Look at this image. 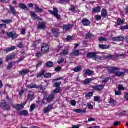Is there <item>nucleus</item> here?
Instances as JSON below:
<instances>
[{"label": "nucleus", "instance_id": "nucleus-60", "mask_svg": "<svg viewBox=\"0 0 128 128\" xmlns=\"http://www.w3.org/2000/svg\"><path fill=\"white\" fill-rule=\"evenodd\" d=\"M96 122V119L92 118H89L88 121L86 122Z\"/></svg>", "mask_w": 128, "mask_h": 128}, {"label": "nucleus", "instance_id": "nucleus-2", "mask_svg": "<svg viewBox=\"0 0 128 128\" xmlns=\"http://www.w3.org/2000/svg\"><path fill=\"white\" fill-rule=\"evenodd\" d=\"M41 52L43 54H46L48 52H50V46L46 44H42L41 45Z\"/></svg>", "mask_w": 128, "mask_h": 128}, {"label": "nucleus", "instance_id": "nucleus-45", "mask_svg": "<svg viewBox=\"0 0 128 128\" xmlns=\"http://www.w3.org/2000/svg\"><path fill=\"white\" fill-rule=\"evenodd\" d=\"M99 42H108V40L106 38H104L103 37H100L98 39Z\"/></svg>", "mask_w": 128, "mask_h": 128}, {"label": "nucleus", "instance_id": "nucleus-46", "mask_svg": "<svg viewBox=\"0 0 128 128\" xmlns=\"http://www.w3.org/2000/svg\"><path fill=\"white\" fill-rule=\"evenodd\" d=\"M117 24L118 26H120V24H124L122 21V19L120 18H118L117 20Z\"/></svg>", "mask_w": 128, "mask_h": 128}, {"label": "nucleus", "instance_id": "nucleus-12", "mask_svg": "<svg viewBox=\"0 0 128 128\" xmlns=\"http://www.w3.org/2000/svg\"><path fill=\"white\" fill-rule=\"evenodd\" d=\"M54 108V105L51 104L46 107L45 110H44V114H48V112H50Z\"/></svg>", "mask_w": 128, "mask_h": 128}, {"label": "nucleus", "instance_id": "nucleus-13", "mask_svg": "<svg viewBox=\"0 0 128 128\" xmlns=\"http://www.w3.org/2000/svg\"><path fill=\"white\" fill-rule=\"evenodd\" d=\"M30 14L32 20H40V17L34 12H30Z\"/></svg>", "mask_w": 128, "mask_h": 128}, {"label": "nucleus", "instance_id": "nucleus-30", "mask_svg": "<svg viewBox=\"0 0 128 128\" xmlns=\"http://www.w3.org/2000/svg\"><path fill=\"white\" fill-rule=\"evenodd\" d=\"M35 10L37 12H44V10L40 8V6H38L36 4H35Z\"/></svg>", "mask_w": 128, "mask_h": 128}, {"label": "nucleus", "instance_id": "nucleus-5", "mask_svg": "<svg viewBox=\"0 0 128 128\" xmlns=\"http://www.w3.org/2000/svg\"><path fill=\"white\" fill-rule=\"evenodd\" d=\"M26 102H23L20 104H18L16 106H14V108L16 109V110H24V106H26Z\"/></svg>", "mask_w": 128, "mask_h": 128}, {"label": "nucleus", "instance_id": "nucleus-57", "mask_svg": "<svg viewBox=\"0 0 128 128\" xmlns=\"http://www.w3.org/2000/svg\"><path fill=\"white\" fill-rule=\"evenodd\" d=\"M71 104L72 106H76V102L74 100H71Z\"/></svg>", "mask_w": 128, "mask_h": 128}, {"label": "nucleus", "instance_id": "nucleus-39", "mask_svg": "<svg viewBox=\"0 0 128 128\" xmlns=\"http://www.w3.org/2000/svg\"><path fill=\"white\" fill-rule=\"evenodd\" d=\"M93 72L90 70H86V72H85V74H86L87 76H90L92 74Z\"/></svg>", "mask_w": 128, "mask_h": 128}, {"label": "nucleus", "instance_id": "nucleus-50", "mask_svg": "<svg viewBox=\"0 0 128 128\" xmlns=\"http://www.w3.org/2000/svg\"><path fill=\"white\" fill-rule=\"evenodd\" d=\"M60 54L61 56H62V54H64V56H66L67 54H68V52L66 50H64L63 52L60 53Z\"/></svg>", "mask_w": 128, "mask_h": 128}, {"label": "nucleus", "instance_id": "nucleus-43", "mask_svg": "<svg viewBox=\"0 0 128 128\" xmlns=\"http://www.w3.org/2000/svg\"><path fill=\"white\" fill-rule=\"evenodd\" d=\"M44 74H46V70H44L43 72H41V74H38L37 76L38 78H42V76H44Z\"/></svg>", "mask_w": 128, "mask_h": 128}, {"label": "nucleus", "instance_id": "nucleus-24", "mask_svg": "<svg viewBox=\"0 0 128 128\" xmlns=\"http://www.w3.org/2000/svg\"><path fill=\"white\" fill-rule=\"evenodd\" d=\"M45 66H46V68H50L54 66V64L52 62L48 61L45 64Z\"/></svg>", "mask_w": 128, "mask_h": 128}, {"label": "nucleus", "instance_id": "nucleus-48", "mask_svg": "<svg viewBox=\"0 0 128 128\" xmlns=\"http://www.w3.org/2000/svg\"><path fill=\"white\" fill-rule=\"evenodd\" d=\"M35 108H36V104H32L30 106V112H34Z\"/></svg>", "mask_w": 128, "mask_h": 128}, {"label": "nucleus", "instance_id": "nucleus-56", "mask_svg": "<svg viewBox=\"0 0 128 128\" xmlns=\"http://www.w3.org/2000/svg\"><path fill=\"white\" fill-rule=\"evenodd\" d=\"M24 46V44H22V42H20L18 45V48H22Z\"/></svg>", "mask_w": 128, "mask_h": 128}, {"label": "nucleus", "instance_id": "nucleus-29", "mask_svg": "<svg viewBox=\"0 0 128 128\" xmlns=\"http://www.w3.org/2000/svg\"><path fill=\"white\" fill-rule=\"evenodd\" d=\"M14 66H16V62L10 63L7 66V70H12V68Z\"/></svg>", "mask_w": 128, "mask_h": 128}, {"label": "nucleus", "instance_id": "nucleus-21", "mask_svg": "<svg viewBox=\"0 0 128 128\" xmlns=\"http://www.w3.org/2000/svg\"><path fill=\"white\" fill-rule=\"evenodd\" d=\"M19 8H21L22 10H26L28 12L30 10V9L28 8V6H26V4H19Z\"/></svg>", "mask_w": 128, "mask_h": 128}, {"label": "nucleus", "instance_id": "nucleus-49", "mask_svg": "<svg viewBox=\"0 0 128 128\" xmlns=\"http://www.w3.org/2000/svg\"><path fill=\"white\" fill-rule=\"evenodd\" d=\"M87 106L89 110H94V106L90 103L87 104Z\"/></svg>", "mask_w": 128, "mask_h": 128}, {"label": "nucleus", "instance_id": "nucleus-42", "mask_svg": "<svg viewBox=\"0 0 128 128\" xmlns=\"http://www.w3.org/2000/svg\"><path fill=\"white\" fill-rule=\"evenodd\" d=\"M44 77L46 78H52V73H48L44 74Z\"/></svg>", "mask_w": 128, "mask_h": 128}, {"label": "nucleus", "instance_id": "nucleus-8", "mask_svg": "<svg viewBox=\"0 0 128 128\" xmlns=\"http://www.w3.org/2000/svg\"><path fill=\"white\" fill-rule=\"evenodd\" d=\"M7 36H8V38H11L12 40H16V38H18V35L12 32H10L9 33H6Z\"/></svg>", "mask_w": 128, "mask_h": 128}, {"label": "nucleus", "instance_id": "nucleus-61", "mask_svg": "<svg viewBox=\"0 0 128 128\" xmlns=\"http://www.w3.org/2000/svg\"><path fill=\"white\" fill-rule=\"evenodd\" d=\"M24 94V90H21L20 92H19V96H20V98L22 96V95Z\"/></svg>", "mask_w": 128, "mask_h": 128}, {"label": "nucleus", "instance_id": "nucleus-52", "mask_svg": "<svg viewBox=\"0 0 128 128\" xmlns=\"http://www.w3.org/2000/svg\"><path fill=\"white\" fill-rule=\"evenodd\" d=\"M36 58H42V54L40 52H37L36 53Z\"/></svg>", "mask_w": 128, "mask_h": 128}, {"label": "nucleus", "instance_id": "nucleus-41", "mask_svg": "<svg viewBox=\"0 0 128 128\" xmlns=\"http://www.w3.org/2000/svg\"><path fill=\"white\" fill-rule=\"evenodd\" d=\"M61 89L60 88H56L55 90H54V94H60Z\"/></svg>", "mask_w": 128, "mask_h": 128}, {"label": "nucleus", "instance_id": "nucleus-7", "mask_svg": "<svg viewBox=\"0 0 128 128\" xmlns=\"http://www.w3.org/2000/svg\"><path fill=\"white\" fill-rule=\"evenodd\" d=\"M0 106L6 108V110H10V107L8 106V104L6 102V101H2L0 104Z\"/></svg>", "mask_w": 128, "mask_h": 128}, {"label": "nucleus", "instance_id": "nucleus-32", "mask_svg": "<svg viewBox=\"0 0 128 128\" xmlns=\"http://www.w3.org/2000/svg\"><path fill=\"white\" fill-rule=\"evenodd\" d=\"M20 116H28V110H23L20 112Z\"/></svg>", "mask_w": 128, "mask_h": 128}, {"label": "nucleus", "instance_id": "nucleus-40", "mask_svg": "<svg viewBox=\"0 0 128 128\" xmlns=\"http://www.w3.org/2000/svg\"><path fill=\"white\" fill-rule=\"evenodd\" d=\"M82 68L80 66H78L74 69V71L75 72H82Z\"/></svg>", "mask_w": 128, "mask_h": 128}, {"label": "nucleus", "instance_id": "nucleus-31", "mask_svg": "<svg viewBox=\"0 0 128 128\" xmlns=\"http://www.w3.org/2000/svg\"><path fill=\"white\" fill-rule=\"evenodd\" d=\"M16 58V54H12L11 56H8L6 57V60L8 62V60H10L12 58Z\"/></svg>", "mask_w": 128, "mask_h": 128}, {"label": "nucleus", "instance_id": "nucleus-63", "mask_svg": "<svg viewBox=\"0 0 128 128\" xmlns=\"http://www.w3.org/2000/svg\"><path fill=\"white\" fill-rule=\"evenodd\" d=\"M94 102H100V97L96 96L94 97Z\"/></svg>", "mask_w": 128, "mask_h": 128}, {"label": "nucleus", "instance_id": "nucleus-20", "mask_svg": "<svg viewBox=\"0 0 128 128\" xmlns=\"http://www.w3.org/2000/svg\"><path fill=\"white\" fill-rule=\"evenodd\" d=\"M55 96H56V95L54 94H50L47 98V101L48 102H52V100L54 99Z\"/></svg>", "mask_w": 128, "mask_h": 128}, {"label": "nucleus", "instance_id": "nucleus-23", "mask_svg": "<svg viewBox=\"0 0 128 128\" xmlns=\"http://www.w3.org/2000/svg\"><path fill=\"white\" fill-rule=\"evenodd\" d=\"M52 34L56 38H58V36H60V32H58V30H56V29H52Z\"/></svg>", "mask_w": 128, "mask_h": 128}, {"label": "nucleus", "instance_id": "nucleus-1", "mask_svg": "<svg viewBox=\"0 0 128 128\" xmlns=\"http://www.w3.org/2000/svg\"><path fill=\"white\" fill-rule=\"evenodd\" d=\"M126 56L125 54L118 55H108L104 57V60H116V58H124Z\"/></svg>", "mask_w": 128, "mask_h": 128}, {"label": "nucleus", "instance_id": "nucleus-16", "mask_svg": "<svg viewBox=\"0 0 128 128\" xmlns=\"http://www.w3.org/2000/svg\"><path fill=\"white\" fill-rule=\"evenodd\" d=\"M28 100H34V94L32 92H30L28 96Z\"/></svg>", "mask_w": 128, "mask_h": 128}, {"label": "nucleus", "instance_id": "nucleus-11", "mask_svg": "<svg viewBox=\"0 0 128 128\" xmlns=\"http://www.w3.org/2000/svg\"><path fill=\"white\" fill-rule=\"evenodd\" d=\"M20 76H26V74H28L30 71L28 70H23L20 72Z\"/></svg>", "mask_w": 128, "mask_h": 128}, {"label": "nucleus", "instance_id": "nucleus-9", "mask_svg": "<svg viewBox=\"0 0 128 128\" xmlns=\"http://www.w3.org/2000/svg\"><path fill=\"white\" fill-rule=\"evenodd\" d=\"M104 88V85H98L96 86H92V89L95 90H97L98 92H100V90H102Z\"/></svg>", "mask_w": 128, "mask_h": 128}, {"label": "nucleus", "instance_id": "nucleus-3", "mask_svg": "<svg viewBox=\"0 0 128 128\" xmlns=\"http://www.w3.org/2000/svg\"><path fill=\"white\" fill-rule=\"evenodd\" d=\"M48 12H50V14H52V16H54L58 20L60 18V16L58 14V10L57 8H54V10H49Z\"/></svg>", "mask_w": 128, "mask_h": 128}, {"label": "nucleus", "instance_id": "nucleus-34", "mask_svg": "<svg viewBox=\"0 0 128 128\" xmlns=\"http://www.w3.org/2000/svg\"><path fill=\"white\" fill-rule=\"evenodd\" d=\"M28 88H38V86L36 84H31L29 85L28 86Z\"/></svg>", "mask_w": 128, "mask_h": 128}, {"label": "nucleus", "instance_id": "nucleus-53", "mask_svg": "<svg viewBox=\"0 0 128 128\" xmlns=\"http://www.w3.org/2000/svg\"><path fill=\"white\" fill-rule=\"evenodd\" d=\"M62 70V67L58 66L55 68V72H60Z\"/></svg>", "mask_w": 128, "mask_h": 128}, {"label": "nucleus", "instance_id": "nucleus-47", "mask_svg": "<svg viewBox=\"0 0 128 128\" xmlns=\"http://www.w3.org/2000/svg\"><path fill=\"white\" fill-rule=\"evenodd\" d=\"M114 100L112 98H110V101L109 102V104H112V106H114Z\"/></svg>", "mask_w": 128, "mask_h": 128}, {"label": "nucleus", "instance_id": "nucleus-4", "mask_svg": "<svg viewBox=\"0 0 128 128\" xmlns=\"http://www.w3.org/2000/svg\"><path fill=\"white\" fill-rule=\"evenodd\" d=\"M2 24H0V28H2L3 27L6 28V24H10L12 22V20H2Z\"/></svg>", "mask_w": 128, "mask_h": 128}, {"label": "nucleus", "instance_id": "nucleus-38", "mask_svg": "<svg viewBox=\"0 0 128 128\" xmlns=\"http://www.w3.org/2000/svg\"><path fill=\"white\" fill-rule=\"evenodd\" d=\"M94 96V93L92 92H90L86 95V98H87V100H88L90 98H92V96Z\"/></svg>", "mask_w": 128, "mask_h": 128}, {"label": "nucleus", "instance_id": "nucleus-6", "mask_svg": "<svg viewBox=\"0 0 128 128\" xmlns=\"http://www.w3.org/2000/svg\"><path fill=\"white\" fill-rule=\"evenodd\" d=\"M120 68L118 67H112L109 68L108 72V73L110 74H115L116 72H120Z\"/></svg>", "mask_w": 128, "mask_h": 128}, {"label": "nucleus", "instance_id": "nucleus-17", "mask_svg": "<svg viewBox=\"0 0 128 128\" xmlns=\"http://www.w3.org/2000/svg\"><path fill=\"white\" fill-rule=\"evenodd\" d=\"M46 28V23L42 22L40 24L38 25L37 28L38 30H44Z\"/></svg>", "mask_w": 128, "mask_h": 128}, {"label": "nucleus", "instance_id": "nucleus-26", "mask_svg": "<svg viewBox=\"0 0 128 128\" xmlns=\"http://www.w3.org/2000/svg\"><path fill=\"white\" fill-rule=\"evenodd\" d=\"M99 48L102 50H108L110 48V46L108 45L100 44Z\"/></svg>", "mask_w": 128, "mask_h": 128}, {"label": "nucleus", "instance_id": "nucleus-35", "mask_svg": "<svg viewBox=\"0 0 128 128\" xmlns=\"http://www.w3.org/2000/svg\"><path fill=\"white\" fill-rule=\"evenodd\" d=\"M86 39H90L92 38H94V36L92 33H88L86 34Z\"/></svg>", "mask_w": 128, "mask_h": 128}, {"label": "nucleus", "instance_id": "nucleus-58", "mask_svg": "<svg viewBox=\"0 0 128 128\" xmlns=\"http://www.w3.org/2000/svg\"><path fill=\"white\" fill-rule=\"evenodd\" d=\"M121 122H116L114 124V126H120V124Z\"/></svg>", "mask_w": 128, "mask_h": 128}, {"label": "nucleus", "instance_id": "nucleus-18", "mask_svg": "<svg viewBox=\"0 0 128 128\" xmlns=\"http://www.w3.org/2000/svg\"><path fill=\"white\" fill-rule=\"evenodd\" d=\"M10 12L14 16H16V14H18V12L16 10L14 7L12 6H10Z\"/></svg>", "mask_w": 128, "mask_h": 128}, {"label": "nucleus", "instance_id": "nucleus-10", "mask_svg": "<svg viewBox=\"0 0 128 128\" xmlns=\"http://www.w3.org/2000/svg\"><path fill=\"white\" fill-rule=\"evenodd\" d=\"M74 26L72 24H66L64 26L63 30H66V32H68L70 30H72V28H74Z\"/></svg>", "mask_w": 128, "mask_h": 128}, {"label": "nucleus", "instance_id": "nucleus-19", "mask_svg": "<svg viewBox=\"0 0 128 128\" xmlns=\"http://www.w3.org/2000/svg\"><path fill=\"white\" fill-rule=\"evenodd\" d=\"M116 76H118V78H120L122 76H126V73L124 72H116L115 74Z\"/></svg>", "mask_w": 128, "mask_h": 128}, {"label": "nucleus", "instance_id": "nucleus-14", "mask_svg": "<svg viewBox=\"0 0 128 128\" xmlns=\"http://www.w3.org/2000/svg\"><path fill=\"white\" fill-rule=\"evenodd\" d=\"M96 53L91 52L87 54V58H96Z\"/></svg>", "mask_w": 128, "mask_h": 128}, {"label": "nucleus", "instance_id": "nucleus-36", "mask_svg": "<svg viewBox=\"0 0 128 128\" xmlns=\"http://www.w3.org/2000/svg\"><path fill=\"white\" fill-rule=\"evenodd\" d=\"M70 0H60L58 2V4H70Z\"/></svg>", "mask_w": 128, "mask_h": 128}, {"label": "nucleus", "instance_id": "nucleus-37", "mask_svg": "<svg viewBox=\"0 0 128 128\" xmlns=\"http://www.w3.org/2000/svg\"><path fill=\"white\" fill-rule=\"evenodd\" d=\"M92 81V78H88L87 80H86L84 82V84H85V86H86L89 84H90V82Z\"/></svg>", "mask_w": 128, "mask_h": 128}, {"label": "nucleus", "instance_id": "nucleus-62", "mask_svg": "<svg viewBox=\"0 0 128 128\" xmlns=\"http://www.w3.org/2000/svg\"><path fill=\"white\" fill-rule=\"evenodd\" d=\"M118 42H122L124 40V37H118Z\"/></svg>", "mask_w": 128, "mask_h": 128}, {"label": "nucleus", "instance_id": "nucleus-55", "mask_svg": "<svg viewBox=\"0 0 128 128\" xmlns=\"http://www.w3.org/2000/svg\"><path fill=\"white\" fill-rule=\"evenodd\" d=\"M60 84H62V82H56V83H55V86L56 88H60Z\"/></svg>", "mask_w": 128, "mask_h": 128}, {"label": "nucleus", "instance_id": "nucleus-44", "mask_svg": "<svg viewBox=\"0 0 128 128\" xmlns=\"http://www.w3.org/2000/svg\"><path fill=\"white\" fill-rule=\"evenodd\" d=\"M118 90H124L126 88L124 87V86L122 84H119L118 88Z\"/></svg>", "mask_w": 128, "mask_h": 128}, {"label": "nucleus", "instance_id": "nucleus-54", "mask_svg": "<svg viewBox=\"0 0 128 128\" xmlns=\"http://www.w3.org/2000/svg\"><path fill=\"white\" fill-rule=\"evenodd\" d=\"M95 18L96 20H102V16L100 15L96 16Z\"/></svg>", "mask_w": 128, "mask_h": 128}, {"label": "nucleus", "instance_id": "nucleus-64", "mask_svg": "<svg viewBox=\"0 0 128 128\" xmlns=\"http://www.w3.org/2000/svg\"><path fill=\"white\" fill-rule=\"evenodd\" d=\"M70 10L72 12H74V14H76V12H78V11H76V8H74V7H72L71 9H70Z\"/></svg>", "mask_w": 128, "mask_h": 128}, {"label": "nucleus", "instance_id": "nucleus-25", "mask_svg": "<svg viewBox=\"0 0 128 128\" xmlns=\"http://www.w3.org/2000/svg\"><path fill=\"white\" fill-rule=\"evenodd\" d=\"M80 50L74 51L71 54V56H80Z\"/></svg>", "mask_w": 128, "mask_h": 128}, {"label": "nucleus", "instance_id": "nucleus-22", "mask_svg": "<svg viewBox=\"0 0 128 128\" xmlns=\"http://www.w3.org/2000/svg\"><path fill=\"white\" fill-rule=\"evenodd\" d=\"M74 112H77V114H86V108H85L84 110L76 109L74 110Z\"/></svg>", "mask_w": 128, "mask_h": 128}, {"label": "nucleus", "instance_id": "nucleus-15", "mask_svg": "<svg viewBox=\"0 0 128 128\" xmlns=\"http://www.w3.org/2000/svg\"><path fill=\"white\" fill-rule=\"evenodd\" d=\"M82 22L84 26H88L90 24V22L88 19H83Z\"/></svg>", "mask_w": 128, "mask_h": 128}, {"label": "nucleus", "instance_id": "nucleus-33", "mask_svg": "<svg viewBox=\"0 0 128 128\" xmlns=\"http://www.w3.org/2000/svg\"><path fill=\"white\" fill-rule=\"evenodd\" d=\"M100 10H102V8L100 6L93 8L92 12H100Z\"/></svg>", "mask_w": 128, "mask_h": 128}, {"label": "nucleus", "instance_id": "nucleus-27", "mask_svg": "<svg viewBox=\"0 0 128 128\" xmlns=\"http://www.w3.org/2000/svg\"><path fill=\"white\" fill-rule=\"evenodd\" d=\"M108 16V11L106 10L103 9L102 11V18H106Z\"/></svg>", "mask_w": 128, "mask_h": 128}, {"label": "nucleus", "instance_id": "nucleus-28", "mask_svg": "<svg viewBox=\"0 0 128 128\" xmlns=\"http://www.w3.org/2000/svg\"><path fill=\"white\" fill-rule=\"evenodd\" d=\"M16 50V46H12L10 48H7L4 50V52H12V50Z\"/></svg>", "mask_w": 128, "mask_h": 128}, {"label": "nucleus", "instance_id": "nucleus-51", "mask_svg": "<svg viewBox=\"0 0 128 128\" xmlns=\"http://www.w3.org/2000/svg\"><path fill=\"white\" fill-rule=\"evenodd\" d=\"M120 30H128V24L125 26H122L120 27Z\"/></svg>", "mask_w": 128, "mask_h": 128}, {"label": "nucleus", "instance_id": "nucleus-59", "mask_svg": "<svg viewBox=\"0 0 128 128\" xmlns=\"http://www.w3.org/2000/svg\"><path fill=\"white\" fill-rule=\"evenodd\" d=\"M110 80V78H103V82L106 83Z\"/></svg>", "mask_w": 128, "mask_h": 128}]
</instances>
